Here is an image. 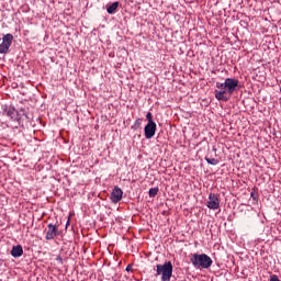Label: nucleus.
<instances>
[{"instance_id":"obj_1","label":"nucleus","mask_w":281,"mask_h":281,"mask_svg":"<svg viewBox=\"0 0 281 281\" xmlns=\"http://www.w3.org/2000/svg\"><path fill=\"white\" fill-rule=\"evenodd\" d=\"M216 88L220 89L214 91L216 100L227 102L229 100L227 93L228 95H233L235 91H238V79L226 78L223 83L216 82Z\"/></svg>"},{"instance_id":"obj_2","label":"nucleus","mask_w":281,"mask_h":281,"mask_svg":"<svg viewBox=\"0 0 281 281\" xmlns=\"http://www.w3.org/2000/svg\"><path fill=\"white\" fill-rule=\"evenodd\" d=\"M190 262L195 269H210L212 267V258L205 254L191 255Z\"/></svg>"},{"instance_id":"obj_3","label":"nucleus","mask_w":281,"mask_h":281,"mask_svg":"<svg viewBox=\"0 0 281 281\" xmlns=\"http://www.w3.org/2000/svg\"><path fill=\"white\" fill-rule=\"evenodd\" d=\"M161 276V281H170L172 278V262L166 261L164 265H156V274L155 277Z\"/></svg>"},{"instance_id":"obj_4","label":"nucleus","mask_w":281,"mask_h":281,"mask_svg":"<svg viewBox=\"0 0 281 281\" xmlns=\"http://www.w3.org/2000/svg\"><path fill=\"white\" fill-rule=\"evenodd\" d=\"M4 113L8 117H10L13 122H21L23 117L30 120V116L25 114V110H16L14 106L10 105L4 109Z\"/></svg>"},{"instance_id":"obj_5","label":"nucleus","mask_w":281,"mask_h":281,"mask_svg":"<svg viewBox=\"0 0 281 281\" xmlns=\"http://www.w3.org/2000/svg\"><path fill=\"white\" fill-rule=\"evenodd\" d=\"M12 41H14V36L12 34L8 33L3 35L2 43L0 44V54H8V52H10Z\"/></svg>"},{"instance_id":"obj_6","label":"nucleus","mask_w":281,"mask_h":281,"mask_svg":"<svg viewBox=\"0 0 281 281\" xmlns=\"http://www.w3.org/2000/svg\"><path fill=\"white\" fill-rule=\"evenodd\" d=\"M206 206L209 207V210H218V207H221V200H218V195L210 193Z\"/></svg>"},{"instance_id":"obj_7","label":"nucleus","mask_w":281,"mask_h":281,"mask_svg":"<svg viewBox=\"0 0 281 281\" xmlns=\"http://www.w3.org/2000/svg\"><path fill=\"white\" fill-rule=\"evenodd\" d=\"M157 133V123H147L145 126V137L146 139H153Z\"/></svg>"},{"instance_id":"obj_8","label":"nucleus","mask_w":281,"mask_h":281,"mask_svg":"<svg viewBox=\"0 0 281 281\" xmlns=\"http://www.w3.org/2000/svg\"><path fill=\"white\" fill-rule=\"evenodd\" d=\"M57 236H60V232L58 231V226L54 224H48V231L46 233V240H54Z\"/></svg>"},{"instance_id":"obj_9","label":"nucleus","mask_w":281,"mask_h":281,"mask_svg":"<svg viewBox=\"0 0 281 281\" xmlns=\"http://www.w3.org/2000/svg\"><path fill=\"white\" fill-rule=\"evenodd\" d=\"M123 194L124 191H122L119 187H115L111 193L112 203H120V201H122Z\"/></svg>"},{"instance_id":"obj_10","label":"nucleus","mask_w":281,"mask_h":281,"mask_svg":"<svg viewBox=\"0 0 281 281\" xmlns=\"http://www.w3.org/2000/svg\"><path fill=\"white\" fill-rule=\"evenodd\" d=\"M11 256H13V258H21V256H23V246H13L11 249Z\"/></svg>"},{"instance_id":"obj_11","label":"nucleus","mask_w":281,"mask_h":281,"mask_svg":"<svg viewBox=\"0 0 281 281\" xmlns=\"http://www.w3.org/2000/svg\"><path fill=\"white\" fill-rule=\"evenodd\" d=\"M117 8H120V2H113L111 5L106 8L108 14H114Z\"/></svg>"},{"instance_id":"obj_12","label":"nucleus","mask_w":281,"mask_h":281,"mask_svg":"<svg viewBox=\"0 0 281 281\" xmlns=\"http://www.w3.org/2000/svg\"><path fill=\"white\" fill-rule=\"evenodd\" d=\"M158 193H159V188H151V189H149V196H150V199H155V196H157Z\"/></svg>"},{"instance_id":"obj_13","label":"nucleus","mask_w":281,"mask_h":281,"mask_svg":"<svg viewBox=\"0 0 281 281\" xmlns=\"http://www.w3.org/2000/svg\"><path fill=\"white\" fill-rule=\"evenodd\" d=\"M206 164H210L211 166H217L218 160L216 158H207L205 157Z\"/></svg>"},{"instance_id":"obj_14","label":"nucleus","mask_w":281,"mask_h":281,"mask_svg":"<svg viewBox=\"0 0 281 281\" xmlns=\"http://www.w3.org/2000/svg\"><path fill=\"white\" fill-rule=\"evenodd\" d=\"M132 128L134 131H137V128H142V119H137L135 122H134V125L132 126Z\"/></svg>"},{"instance_id":"obj_15","label":"nucleus","mask_w":281,"mask_h":281,"mask_svg":"<svg viewBox=\"0 0 281 281\" xmlns=\"http://www.w3.org/2000/svg\"><path fill=\"white\" fill-rule=\"evenodd\" d=\"M146 120H147L148 124H155V121L153 120V113L148 112L146 114Z\"/></svg>"},{"instance_id":"obj_16","label":"nucleus","mask_w":281,"mask_h":281,"mask_svg":"<svg viewBox=\"0 0 281 281\" xmlns=\"http://www.w3.org/2000/svg\"><path fill=\"white\" fill-rule=\"evenodd\" d=\"M270 281H280V279L274 274L270 277Z\"/></svg>"},{"instance_id":"obj_17","label":"nucleus","mask_w":281,"mask_h":281,"mask_svg":"<svg viewBox=\"0 0 281 281\" xmlns=\"http://www.w3.org/2000/svg\"><path fill=\"white\" fill-rule=\"evenodd\" d=\"M131 269H133V266L128 265V266L126 267V271H131Z\"/></svg>"},{"instance_id":"obj_18","label":"nucleus","mask_w":281,"mask_h":281,"mask_svg":"<svg viewBox=\"0 0 281 281\" xmlns=\"http://www.w3.org/2000/svg\"><path fill=\"white\" fill-rule=\"evenodd\" d=\"M41 218H43V215H42V216H40V217H37V220H38V221H41Z\"/></svg>"},{"instance_id":"obj_19","label":"nucleus","mask_w":281,"mask_h":281,"mask_svg":"<svg viewBox=\"0 0 281 281\" xmlns=\"http://www.w3.org/2000/svg\"><path fill=\"white\" fill-rule=\"evenodd\" d=\"M251 198H252V199H256V198L254 196V193H251Z\"/></svg>"},{"instance_id":"obj_20","label":"nucleus","mask_w":281,"mask_h":281,"mask_svg":"<svg viewBox=\"0 0 281 281\" xmlns=\"http://www.w3.org/2000/svg\"><path fill=\"white\" fill-rule=\"evenodd\" d=\"M66 225H69V221H67Z\"/></svg>"},{"instance_id":"obj_21","label":"nucleus","mask_w":281,"mask_h":281,"mask_svg":"<svg viewBox=\"0 0 281 281\" xmlns=\"http://www.w3.org/2000/svg\"><path fill=\"white\" fill-rule=\"evenodd\" d=\"M59 261H60V262H63V259H61V258H59Z\"/></svg>"}]
</instances>
